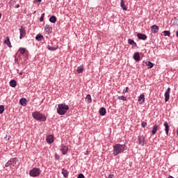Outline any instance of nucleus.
<instances>
[{
	"label": "nucleus",
	"instance_id": "obj_9",
	"mask_svg": "<svg viewBox=\"0 0 178 178\" xmlns=\"http://www.w3.org/2000/svg\"><path fill=\"white\" fill-rule=\"evenodd\" d=\"M17 161H19L17 159V157H14V158H11L8 161L10 162V165H11V166L15 167L17 163Z\"/></svg>",
	"mask_w": 178,
	"mask_h": 178
},
{
	"label": "nucleus",
	"instance_id": "obj_10",
	"mask_svg": "<svg viewBox=\"0 0 178 178\" xmlns=\"http://www.w3.org/2000/svg\"><path fill=\"white\" fill-rule=\"evenodd\" d=\"M44 33H45V34H48V35L51 33H52V27L50 26L49 24H47L44 26Z\"/></svg>",
	"mask_w": 178,
	"mask_h": 178
},
{
	"label": "nucleus",
	"instance_id": "obj_41",
	"mask_svg": "<svg viewBox=\"0 0 178 178\" xmlns=\"http://www.w3.org/2000/svg\"><path fill=\"white\" fill-rule=\"evenodd\" d=\"M127 91H129V87H127L125 88V90L124 89L122 92H123V94H126V92H127Z\"/></svg>",
	"mask_w": 178,
	"mask_h": 178
},
{
	"label": "nucleus",
	"instance_id": "obj_37",
	"mask_svg": "<svg viewBox=\"0 0 178 178\" xmlns=\"http://www.w3.org/2000/svg\"><path fill=\"white\" fill-rule=\"evenodd\" d=\"M147 122H141V126H142V127H147Z\"/></svg>",
	"mask_w": 178,
	"mask_h": 178
},
{
	"label": "nucleus",
	"instance_id": "obj_8",
	"mask_svg": "<svg viewBox=\"0 0 178 178\" xmlns=\"http://www.w3.org/2000/svg\"><path fill=\"white\" fill-rule=\"evenodd\" d=\"M170 88H168V89L166 90L165 94H164V97H165V102H168V101H169V98H170Z\"/></svg>",
	"mask_w": 178,
	"mask_h": 178
},
{
	"label": "nucleus",
	"instance_id": "obj_45",
	"mask_svg": "<svg viewBox=\"0 0 178 178\" xmlns=\"http://www.w3.org/2000/svg\"><path fill=\"white\" fill-rule=\"evenodd\" d=\"M19 76H22L23 75V72H19Z\"/></svg>",
	"mask_w": 178,
	"mask_h": 178
},
{
	"label": "nucleus",
	"instance_id": "obj_31",
	"mask_svg": "<svg viewBox=\"0 0 178 178\" xmlns=\"http://www.w3.org/2000/svg\"><path fill=\"white\" fill-rule=\"evenodd\" d=\"M49 22H51V23H56V17L55 16H51L49 18Z\"/></svg>",
	"mask_w": 178,
	"mask_h": 178
},
{
	"label": "nucleus",
	"instance_id": "obj_14",
	"mask_svg": "<svg viewBox=\"0 0 178 178\" xmlns=\"http://www.w3.org/2000/svg\"><path fill=\"white\" fill-rule=\"evenodd\" d=\"M151 31L154 34H156L159 31V26L156 25H153L151 26Z\"/></svg>",
	"mask_w": 178,
	"mask_h": 178
},
{
	"label": "nucleus",
	"instance_id": "obj_42",
	"mask_svg": "<svg viewBox=\"0 0 178 178\" xmlns=\"http://www.w3.org/2000/svg\"><path fill=\"white\" fill-rule=\"evenodd\" d=\"M17 62H19V59L16 58V56H15V63H17Z\"/></svg>",
	"mask_w": 178,
	"mask_h": 178
},
{
	"label": "nucleus",
	"instance_id": "obj_7",
	"mask_svg": "<svg viewBox=\"0 0 178 178\" xmlns=\"http://www.w3.org/2000/svg\"><path fill=\"white\" fill-rule=\"evenodd\" d=\"M60 151L62 152L63 155H66L69 151V147L64 144L61 145Z\"/></svg>",
	"mask_w": 178,
	"mask_h": 178
},
{
	"label": "nucleus",
	"instance_id": "obj_50",
	"mask_svg": "<svg viewBox=\"0 0 178 178\" xmlns=\"http://www.w3.org/2000/svg\"><path fill=\"white\" fill-rule=\"evenodd\" d=\"M1 16H2V14H1V13H0V19H1Z\"/></svg>",
	"mask_w": 178,
	"mask_h": 178
},
{
	"label": "nucleus",
	"instance_id": "obj_16",
	"mask_svg": "<svg viewBox=\"0 0 178 178\" xmlns=\"http://www.w3.org/2000/svg\"><path fill=\"white\" fill-rule=\"evenodd\" d=\"M163 126L165 127V131L166 136H169V124L168 123V122H165L163 123Z\"/></svg>",
	"mask_w": 178,
	"mask_h": 178
},
{
	"label": "nucleus",
	"instance_id": "obj_20",
	"mask_svg": "<svg viewBox=\"0 0 178 178\" xmlns=\"http://www.w3.org/2000/svg\"><path fill=\"white\" fill-rule=\"evenodd\" d=\"M128 44H129V45H133L132 48H134V47H137V43L134 42V40L133 39H129Z\"/></svg>",
	"mask_w": 178,
	"mask_h": 178
},
{
	"label": "nucleus",
	"instance_id": "obj_29",
	"mask_svg": "<svg viewBox=\"0 0 178 178\" xmlns=\"http://www.w3.org/2000/svg\"><path fill=\"white\" fill-rule=\"evenodd\" d=\"M120 6L123 10H127V7H126V5H124V1L120 0Z\"/></svg>",
	"mask_w": 178,
	"mask_h": 178
},
{
	"label": "nucleus",
	"instance_id": "obj_47",
	"mask_svg": "<svg viewBox=\"0 0 178 178\" xmlns=\"http://www.w3.org/2000/svg\"><path fill=\"white\" fill-rule=\"evenodd\" d=\"M176 35H177V37L178 38V31L176 32Z\"/></svg>",
	"mask_w": 178,
	"mask_h": 178
},
{
	"label": "nucleus",
	"instance_id": "obj_35",
	"mask_svg": "<svg viewBox=\"0 0 178 178\" xmlns=\"http://www.w3.org/2000/svg\"><path fill=\"white\" fill-rule=\"evenodd\" d=\"M5 111V106L3 105L0 106V115H2L3 113V111Z\"/></svg>",
	"mask_w": 178,
	"mask_h": 178
},
{
	"label": "nucleus",
	"instance_id": "obj_12",
	"mask_svg": "<svg viewBox=\"0 0 178 178\" xmlns=\"http://www.w3.org/2000/svg\"><path fill=\"white\" fill-rule=\"evenodd\" d=\"M134 59L136 62H140L141 60V57L140 56L139 52H135L134 54Z\"/></svg>",
	"mask_w": 178,
	"mask_h": 178
},
{
	"label": "nucleus",
	"instance_id": "obj_17",
	"mask_svg": "<svg viewBox=\"0 0 178 178\" xmlns=\"http://www.w3.org/2000/svg\"><path fill=\"white\" fill-rule=\"evenodd\" d=\"M4 44L8 45L9 48H12V44L10 43V39L9 38L8 36L6 38V40H4Z\"/></svg>",
	"mask_w": 178,
	"mask_h": 178
},
{
	"label": "nucleus",
	"instance_id": "obj_48",
	"mask_svg": "<svg viewBox=\"0 0 178 178\" xmlns=\"http://www.w3.org/2000/svg\"><path fill=\"white\" fill-rule=\"evenodd\" d=\"M12 138V136H9L8 140H10Z\"/></svg>",
	"mask_w": 178,
	"mask_h": 178
},
{
	"label": "nucleus",
	"instance_id": "obj_11",
	"mask_svg": "<svg viewBox=\"0 0 178 178\" xmlns=\"http://www.w3.org/2000/svg\"><path fill=\"white\" fill-rule=\"evenodd\" d=\"M137 37H138V40H143V41H145V40H147V38H148L147 35H145L144 33H138Z\"/></svg>",
	"mask_w": 178,
	"mask_h": 178
},
{
	"label": "nucleus",
	"instance_id": "obj_34",
	"mask_svg": "<svg viewBox=\"0 0 178 178\" xmlns=\"http://www.w3.org/2000/svg\"><path fill=\"white\" fill-rule=\"evenodd\" d=\"M118 99H120V101H127V98L124 96H118Z\"/></svg>",
	"mask_w": 178,
	"mask_h": 178
},
{
	"label": "nucleus",
	"instance_id": "obj_43",
	"mask_svg": "<svg viewBox=\"0 0 178 178\" xmlns=\"http://www.w3.org/2000/svg\"><path fill=\"white\" fill-rule=\"evenodd\" d=\"M113 175H109L108 177L107 178H113Z\"/></svg>",
	"mask_w": 178,
	"mask_h": 178
},
{
	"label": "nucleus",
	"instance_id": "obj_46",
	"mask_svg": "<svg viewBox=\"0 0 178 178\" xmlns=\"http://www.w3.org/2000/svg\"><path fill=\"white\" fill-rule=\"evenodd\" d=\"M19 6H19V5H15V8H19Z\"/></svg>",
	"mask_w": 178,
	"mask_h": 178
},
{
	"label": "nucleus",
	"instance_id": "obj_33",
	"mask_svg": "<svg viewBox=\"0 0 178 178\" xmlns=\"http://www.w3.org/2000/svg\"><path fill=\"white\" fill-rule=\"evenodd\" d=\"M163 34L165 37L168 36V37H170V31H164L163 32Z\"/></svg>",
	"mask_w": 178,
	"mask_h": 178
},
{
	"label": "nucleus",
	"instance_id": "obj_3",
	"mask_svg": "<svg viewBox=\"0 0 178 178\" xmlns=\"http://www.w3.org/2000/svg\"><path fill=\"white\" fill-rule=\"evenodd\" d=\"M69 111V106L65 104H61L58 105L57 113L60 115H63Z\"/></svg>",
	"mask_w": 178,
	"mask_h": 178
},
{
	"label": "nucleus",
	"instance_id": "obj_21",
	"mask_svg": "<svg viewBox=\"0 0 178 178\" xmlns=\"http://www.w3.org/2000/svg\"><path fill=\"white\" fill-rule=\"evenodd\" d=\"M144 63L146 65V66H147V69H152V67H154V63H152V62L146 61V62H144Z\"/></svg>",
	"mask_w": 178,
	"mask_h": 178
},
{
	"label": "nucleus",
	"instance_id": "obj_25",
	"mask_svg": "<svg viewBox=\"0 0 178 178\" xmlns=\"http://www.w3.org/2000/svg\"><path fill=\"white\" fill-rule=\"evenodd\" d=\"M35 40H36V41H42V40H44V35H42L41 34H38L35 36Z\"/></svg>",
	"mask_w": 178,
	"mask_h": 178
},
{
	"label": "nucleus",
	"instance_id": "obj_5",
	"mask_svg": "<svg viewBox=\"0 0 178 178\" xmlns=\"http://www.w3.org/2000/svg\"><path fill=\"white\" fill-rule=\"evenodd\" d=\"M19 39L22 40V38H24L26 37V26L24 25H22L20 28L19 29Z\"/></svg>",
	"mask_w": 178,
	"mask_h": 178
},
{
	"label": "nucleus",
	"instance_id": "obj_30",
	"mask_svg": "<svg viewBox=\"0 0 178 178\" xmlns=\"http://www.w3.org/2000/svg\"><path fill=\"white\" fill-rule=\"evenodd\" d=\"M19 52L21 54V55H24L27 51L26 50V48L20 47L19 49Z\"/></svg>",
	"mask_w": 178,
	"mask_h": 178
},
{
	"label": "nucleus",
	"instance_id": "obj_28",
	"mask_svg": "<svg viewBox=\"0 0 178 178\" xmlns=\"http://www.w3.org/2000/svg\"><path fill=\"white\" fill-rule=\"evenodd\" d=\"M62 175H63L64 177H67V176H69V172H67V170L63 168Z\"/></svg>",
	"mask_w": 178,
	"mask_h": 178
},
{
	"label": "nucleus",
	"instance_id": "obj_49",
	"mask_svg": "<svg viewBox=\"0 0 178 178\" xmlns=\"http://www.w3.org/2000/svg\"><path fill=\"white\" fill-rule=\"evenodd\" d=\"M36 1H38V2H41V1H42V0H36Z\"/></svg>",
	"mask_w": 178,
	"mask_h": 178
},
{
	"label": "nucleus",
	"instance_id": "obj_13",
	"mask_svg": "<svg viewBox=\"0 0 178 178\" xmlns=\"http://www.w3.org/2000/svg\"><path fill=\"white\" fill-rule=\"evenodd\" d=\"M46 141L48 144H52L54 143V135H49L46 137Z\"/></svg>",
	"mask_w": 178,
	"mask_h": 178
},
{
	"label": "nucleus",
	"instance_id": "obj_19",
	"mask_svg": "<svg viewBox=\"0 0 178 178\" xmlns=\"http://www.w3.org/2000/svg\"><path fill=\"white\" fill-rule=\"evenodd\" d=\"M159 126H158V124H155L152 129V136L156 134V131H158V129H159Z\"/></svg>",
	"mask_w": 178,
	"mask_h": 178
},
{
	"label": "nucleus",
	"instance_id": "obj_4",
	"mask_svg": "<svg viewBox=\"0 0 178 178\" xmlns=\"http://www.w3.org/2000/svg\"><path fill=\"white\" fill-rule=\"evenodd\" d=\"M40 173L41 170L38 168H33L29 171L31 177H38V176H40Z\"/></svg>",
	"mask_w": 178,
	"mask_h": 178
},
{
	"label": "nucleus",
	"instance_id": "obj_22",
	"mask_svg": "<svg viewBox=\"0 0 178 178\" xmlns=\"http://www.w3.org/2000/svg\"><path fill=\"white\" fill-rule=\"evenodd\" d=\"M16 86H17V82L16 81V80L12 79L10 81V86L12 87L13 88H15V87H16Z\"/></svg>",
	"mask_w": 178,
	"mask_h": 178
},
{
	"label": "nucleus",
	"instance_id": "obj_38",
	"mask_svg": "<svg viewBox=\"0 0 178 178\" xmlns=\"http://www.w3.org/2000/svg\"><path fill=\"white\" fill-rule=\"evenodd\" d=\"M60 156H59V155H58V154H55V159H56V161H59Z\"/></svg>",
	"mask_w": 178,
	"mask_h": 178
},
{
	"label": "nucleus",
	"instance_id": "obj_18",
	"mask_svg": "<svg viewBox=\"0 0 178 178\" xmlns=\"http://www.w3.org/2000/svg\"><path fill=\"white\" fill-rule=\"evenodd\" d=\"M19 104L22 106H26V105H27V99L26 98H21L19 99Z\"/></svg>",
	"mask_w": 178,
	"mask_h": 178
},
{
	"label": "nucleus",
	"instance_id": "obj_24",
	"mask_svg": "<svg viewBox=\"0 0 178 178\" xmlns=\"http://www.w3.org/2000/svg\"><path fill=\"white\" fill-rule=\"evenodd\" d=\"M138 102H145V96L144 95V94H141L140 95V96L138 97Z\"/></svg>",
	"mask_w": 178,
	"mask_h": 178
},
{
	"label": "nucleus",
	"instance_id": "obj_40",
	"mask_svg": "<svg viewBox=\"0 0 178 178\" xmlns=\"http://www.w3.org/2000/svg\"><path fill=\"white\" fill-rule=\"evenodd\" d=\"M77 178H85V177L83 174L80 173L79 174Z\"/></svg>",
	"mask_w": 178,
	"mask_h": 178
},
{
	"label": "nucleus",
	"instance_id": "obj_27",
	"mask_svg": "<svg viewBox=\"0 0 178 178\" xmlns=\"http://www.w3.org/2000/svg\"><path fill=\"white\" fill-rule=\"evenodd\" d=\"M86 102H88V104H91V102H92V99H91V95H88L86 96Z\"/></svg>",
	"mask_w": 178,
	"mask_h": 178
},
{
	"label": "nucleus",
	"instance_id": "obj_23",
	"mask_svg": "<svg viewBox=\"0 0 178 178\" xmlns=\"http://www.w3.org/2000/svg\"><path fill=\"white\" fill-rule=\"evenodd\" d=\"M58 48H59V46L56 45L54 47L48 45L47 46V49H49V51H56V49H58Z\"/></svg>",
	"mask_w": 178,
	"mask_h": 178
},
{
	"label": "nucleus",
	"instance_id": "obj_1",
	"mask_svg": "<svg viewBox=\"0 0 178 178\" xmlns=\"http://www.w3.org/2000/svg\"><path fill=\"white\" fill-rule=\"evenodd\" d=\"M113 155L114 156H118V154H122V152H124L127 149V146L126 145L122 144H115L113 146Z\"/></svg>",
	"mask_w": 178,
	"mask_h": 178
},
{
	"label": "nucleus",
	"instance_id": "obj_36",
	"mask_svg": "<svg viewBox=\"0 0 178 178\" xmlns=\"http://www.w3.org/2000/svg\"><path fill=\"white\" fill-rule=\"evenodd\" d=\"M45 16V13L42 14L40 18V22H44V17Z\"/></svg>",
	"mask_w": 178,
	"mask_h": 178
},
{
	"label": "nucleus",
	"instance_id": "obj_26",
	"mask_svg": "<svg viewBox=\"0 0 178 178\" xmlns=\"http://www.w3.org/2000/svg\"><path fill=\"white\" fill-rule=\"evenodd\" d=\"M83 70H84V65H82L77 67L76 72L80 74V73H83Z\"/></svg>",
	"mask_w": 178,
	"mask_h": 178
},
{
	"label": "nucleus",
	"instance_id": "obj_44",
	"mask_svg": "<svg viewBox=\"0 0 178 178\" xmlns=\"http://www.w3.org/2000/svg\"><path fill=\"white\" fill-rule=\"evenodd\" d=\"M14 2H15V1H14L13 0H11V1L9 2V4H10V5H12V3H14Z\"/></svg>",
	"mask_w": 178,
	"mask_h": 178
},
{
	"label": "nucleus",
	"instance_id": "obj_6",
	"mask_svg": "<svg viewBox=\"0 0 178 178\" xmlns=\"http://www.w3.org/2000/svg\"><path fill=\"white\" fill-rule=\"evenodd\" d=\"M138 143L139 145L144 147L145 145V137H144V136L139 135L138 136Z\"/></svg>",
	"mask_w": 178,
	"mask_h": 178
},
{
	"label": "nucleus",
	"instance_id": "obj_15",
	"mask_svg": "<svg viewBox=\"0 0 178 178\" xmlns=\"http://www.w3.org/2000/svg\"><path fill=\"white\" fill-rule=\"evenodd\" d=\"M99 113L100 116H105L106 115V108H105L104 107H102L99 110Z\"/></svg>",
	"mask_w": 178,
	"mask_h": 178
},
{
	"label": "nucleus",
	"instance_id": "obj_2",
	"mask_svg": "<svg viewBox=\"0 0 178 178\" xmlns=\"http://www.w3.org/2000/svg\"><path fill=\"white\" fill-rule=\"evenodd\" d=\"M32 116L35 120L38 122H46L47 116L44 114L41 113L40 111H35L32 113Z\"/></svg>",
	"mask_w": 178,
	"mask_h": 178
},
{
	"label": "nucleus",
	"instance_id": "obj_39",
	"mask_svg": "<svg viewBox=\"0 0 178 178\" xmlns=\"http://www.w3.org/2000/svg\"><path fill=\"white\" fill-rule=\"evenodd\" d=\"M9 166H11L10 161H8L6 164H5V167L6 168H9Z\"/></svg>",
	"mask_w": 178,
	"mask_h": 178
},
{
	"label": "nucleus",
	"instance_id": "obj_32",
	"mask_svg": "<svg viewBox=\"0 0 178 178\" xmlns=\"http://www.w3.org/2000/svg\"><path fill=\"white\" fill-rule=\"evenodd\" d=\"M28 59H29V51H26V54H24V62H27Z\"/></svg>",
	"mask_w": 178,
	"mask_h": 178
}]
</instances>
